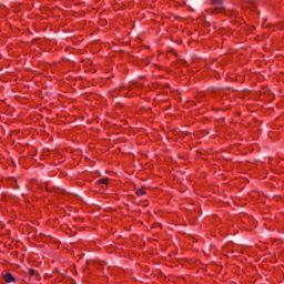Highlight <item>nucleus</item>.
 I'll return each mask as SVG.
<instances>
[{"label": "nucleus", "instance_id": "f257e3e1", "mask_svg": "<svg viewBox=\"0 0 284 284\" xmlns=\"http://www.w3.org/2000/svg\"><path fill=\"white\" fill-rule=\"evenodd\" d=\"M212 4L217 12H223V10H225V7L223 6V0H213Z\"/></svg>", "mask_w": 284, "mask_h": 284}, {"label": "nucleus", "instance_id": "f03ea898", "mask_svg": "<svg viewBox=\"0 0 284 284\" xmlns=\"http://www.w3.org/2000/svg\"><path fill=\"white\" fill-rule=\"evenodd\" d=\"M4 281H6V283H14V276H12V274H10V273H7L4 275Z\"/></svg>", "mask_w": 284, "mask_h": 284}, {"label": "nucleus", "instance_id": "7ed1b4c3", "mask_svg": "<svg viewBox=\"0 0 284 284\" xmlns=\"http://www.w3.org/2000/svg\"><path fill=\"white\" fill-rule=\"evenodd\" d=\"M136 194H138V196H144L145 190L139 189V190L136 191Z\"/></svg>", "mask_w": 284, "mask_h": 284}, {"label": "nucleus", "instance_id": "20e7f679", "mask_svg": "<svg viewBox=\"0 0 284 284\" xmlns=\"http://www.w3.org/2000/svg\"><path fill=\"white\" fill-rule=\"evenodd\" d=\"M100 183H102L103 185H106L108 184V179L100 180Z\"/></svg>", "mask_w": 284, "mask_h": 284}, {"label": "nucleus", "instance_id": "39448f33", "mask_svg": "<svg viewBox=\"0 0 284 284\" xmlns=\"http://www.w3.org/2000/svg\"><path fill=\"white\" fill-rule=\"evenodd\" d=\"M30 276H34V270H29Z\"/></svg>", "mask_w": 284, "mask_h": 284}]
</instances>
